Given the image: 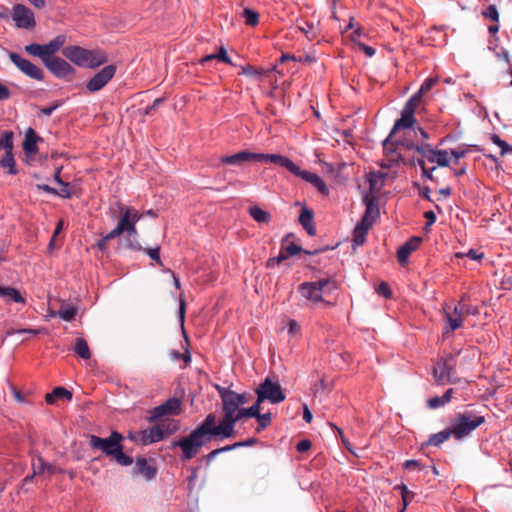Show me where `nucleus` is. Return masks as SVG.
<instances>
[{
  "mask_svg": "<svg viewBox=\"0 0 512 512\" xmlns=\"http://www.w3.org/2000/svg\"><path fill=\"white\" fill-rule=\"evenodd\" d=\"M464 298H465V296H463L460 301V312H463L464 316L477 315L479 313L478 307L466 304L464 302Z\"/></svg>",
  "mask_w": 512,
  "mask_h": 512,
  "instance_id": "obj_43",
  "label": "nucleus"
},
{
  "mask_svg": "<svg viewBox=\"0 0 512 512\" xmlns=\"http://www.w3.org/2000/svg\"><path fill=\"white\" fill-rule=\"evenodd\" d=\"M11 62L26 76L42 81L44 79V73L41 68L36 66L31 61L21 57L19 54L11 52L9 54Z\"/></svg>",
  "mask_w": 512,
  "mask_h": 512,
  "instance_id": "obj_12",
  "label": "nucleus"
},
{
  "mask_svg": "<svg viewBox=\"0 0 512 512\" xmlns=\"http://www.w3.org/2000/svg\"><path fill=\"white\" fill-rule=\"evenodd\" d=\"M59 106H60V103L56 101L51 106L41 108L40 113L45 116H50L54 112V110H56Z\"/></svg>",
  "mask_w": 512,
  "mask_h": 512,
  "instance_id": "obj_60",
  "label": "nucleus"
},
{
  "mask_svg": "<svg viewBox=\"0 0 512 512\" xmlns=\"http://www.w3.org/2000/svg\"><path fill=\"white\" fill-rule=\"evenodd\" d=\"M456 357L448 354L446 357L436 363L433 368V377L440 385L445 383H455L454 373L456 367Z\"/></svg>",
  "mask_w": 512,
  "mask_h": 512,
  "instance_id": "obj_9",
  "label": "nucleus"
},
{
  "mask_svg": "<svg viewBox=\"0 0 512 512\" xmlns=\"http://www.w3.org/2000/svg\"><path fill=\"white\" fill-rule=\"evenodd\" d=\"M421 144H415L413 141L411 140H408V139H404L400 142H396V144L394 145V147H399V146H402L403 148L407 149V150H415L417 152V147H419Z\"/></svg>",
  "mask_w": 512,
  "mask_h": 512,
  "instance_id": "obj_52",
  "label": "nucleus"
},
{
  "mask_svg": "<svg viewBox=\"0 0 512 512\" xmlns=\"http://www.w3.org/2000/svg\"><path fill=\"white\" fill-rule=\"evenodd\" d=\"M373 223L371 220H369L367 217H362L361 221L356 225V227H361L362 229H365L366 232L369 231V229L373 226Z\"/></svg>",
  "mask_w": 512,
  "mask_h": 512,
  "instance_id": "obj_61",
  "label": "nucleus"
},
{
  "mask_svg": "<svg viewBox=\"0 0 512 512\" xmlns=\"http://www.w3.org/2000/svg\"><path fill=\"white\" fill-rule=\"evenodd\" d=\"M140 213L127 206H121L120 208V219L118 221L117 227L123 233H127V245L129 248L133 250H142L141 245L136 241V237L138 235L136 229V223L140 220Z\"/></svg>",
  "mask_w": 512,
  "mask_h": 512,
  "instance_id": "obj_5",
  "label": "nucleus"
},
{
  "mask_svg": "<svg viewBox=\"0 0 512 512\" xmlns=\"http://www.w3.org/2000/svg\"><path fill=\"white\" fill-rule=\"evenodd\" d=\"M62 54L77 66L91 69L108 61L106 52L101 49L89 50L80 46H67L63 48Z\"/></svg>",
  "mask_w": 512,
  "mask_h": 512,
  "instance_id": "obj_4",
  "label": "nucleus"
},
{
  "mask_svg": "<svg viewBox=\"0 0 512 512\" xmlns=\"http://www.w3.org/2000/svg\"><path fill=\"white\" fill-rule=\"evenodd\" d=\"M300 178L311 183L321 194L327 195L329 193L327 185L317 174L303 170Z\"/></svg>",
  "mask_w": 512,
  "mask_h": 512,
  "instance_id": "obj_23",
  "label": "nucleus"
},
{
  "mask_svg": "<svg viewBox=\"0 0 512 512\" xmlns=\"http://www.w3.org/2000/svg\"><path fill=\"white\" fill-rule=\"evenodd\" d=\"M257 422H258V428L257 430L260 431L266 427H268L271 423V413H264V414H259V416L257 417Z\"/></svg>",
  "mask_w": 512,
  "mask_h": 512,
  "instance_id": "obj_46",
  "label": "nucleus"
},
{
  "mask_svg": "<svg viewBox=\"0 0 512 512\" xmlns=\"http://www.w3.org/2000/svg\"><path fill=\"white\" fill-rule=\"evenodd\" d=\"M0 166L8 168V173L11 175H15L17 173L13 150L5 151L4 156L0 159Z\"/></svg>",
  "mask_w": 512,
  "mask_h": 512,
  "instance_id": "obj_31",
  "label": "nucleus"
},
{
  "mask_svg": "<svg viewBox=\"0 0 512 512\" xmlns=\"http://www.w3.org/2000/svg\"><path fill=\"white\" fill-rule=\"evenodd\" d=\"M337 288L336 282L323 279L317 282H304L298 287L299 293L307 300L318 303L323 302L322 295Z\"/></svg>",
  "mask_w": 512,
  "mask_h": 512,
  "instance_id": "obj_6",
  "label": "nucleus"
},
{
  "mask_svg": "<svg viewBox=\"0 0 512 512\" xmlns=\"http://www.w3.org/2000/svg\"><path fill=\"white\" fill-rule=\"evenodd\" d=\"M466 256L472 260H480L483 258L484 254L483 253H480L478 252L477 250H474V249H470Z\"/></svg>",
  "mask_w": 512,
  "mask_h": 512,
  "instance_id": "obj_63",
  "label": "nucleus"
},
{
  "mask_svg": "<svg viewBox=\"0 0 512 512\" xmlns=\"http://www.w3.org/2000/svg\"><path fill=\"white\" fill-rule=\"evenodd\" d=\"M376 291L379 295H382L385 298H390L392 296L391 289L389 285L386 282H381L378 287L376 288Z\"/></svg>",
  "mask_w": 512,
  "mask_h": 512,
  "instance_id": "obj_51",
  "label": "nucleus"
},
{
  "mask_svg": "<svg viewBox=\"0 0 512 512\" xmlns=\"http://www.w3.org/2000/svg\"><path fill=\"white\" fill-rule=\"evenodd\" d=\"M0 296L7 301L11 300L16 303H25V299L22 297L20 292L10 286H0Z\"/></svg>",
  "mask_w": 512,
  "mask_h": 512,
  "instance_id": "obj_27",
  "label": "nucleus"
},
{
  "mask_svg": "<svg viewBox=\"0 0 512 512\" xmlns=\"http://www.w3.org/2000/svg\"><path fill=\"white\" fill-rule=\"evenodd\" d=\"M383 149H384V158L381 161V168L383 169H391L392 167L398 165L400 162L405 163V159L401 155V153L397 150V147H394V143L390 138H386L383 141Z\"/></svg>",
  "mask_w": 512,
  "mask_h": 512,
  "instance_id": "obj_13",
  "label": "nucleus"
},
{
  "mask_svg": "<svg viewBox=\"0 0 512 512\" xmlns=\"http://www.w3.org/2000/svg\"><path fill=\"white\" fill-rule=\"evenodd\" d=\"M243 17L245 18V23L248 26H255L258 24L259 21V14L251 9H244L243 10Z\"/></svg>",
  "mask_w": 512,
  "mask_h": 512,
  "instance_id": "obj_40",
  "label": "nucleus"
},
{
  "mask_svg": "<svg viewBox=\"0 0 512 512\" xmlns=\"http://www.w3.org/2000/svg\"><path fill=\"white\" fill-rule=\"evenodd\" d=\"M107 456L115 459L119 464L127 466L130 465L133 460L130 456L126 455L123 450H102Z\"/></svg>",
  "mask_w": 512,
  "mask_h": 512,
  "instance_id": "obj_33",
  "label": "nucleus"
},
{
  "mask_svg": "<svg viewBox=\"0 0 512 512\" xmlns=\"http://www.w3.org/2000/svg\"><path fill=\"white\" fill-rule=\"evenodd\" d=\"M43 139L38 136L36 131L29 127L25 132V138L22 144L23 150L27 155H35L38 153L37 143L42 142Z\"/></svg>",
  "mask_w": 512,
  "mask_h": 512,
  "instance_id": "obj_21",
  "label": "nucleus"
},
{
  "mask_svg": "<svg viewBox=\"0 0 512 512\" xmlns=\"http://www.w3.org/2000/svg\"><path fill=\"white\" fill-rule=\"evenodd\" d=\"M415 122V117L413 111H411L410 108H403L401 117L396 120L390 134L387 138H390L392 140L393 135L400 129H406L413 126Z\"/></svg>",
  "mask_w": 512,
  "mask_h": 512,
  "instance_id": "obj_22",
  "label": "nucleus"
},
{
  "mask_svg": "<svg viewBox=\"0 0 512 512\" xmlns=\"http://www.w3.org/2000/svg\"><path fill=\"white\" fill-rule=\"evenodd\" d=\"M248 214L258 224H269L272 219L271 214L258 205L250 206L248 208Z\"/></svg>",
  "mask_w": 512,
  "mask_h": 512,
  "instance_id": "obj_25",
  "label": "nucleus"
},
{
  "mask_svg": "<svg viewBox=\"0 0 512 512\" xmlns=\"http://www.w3.org/2000/svg\"><path fill=\"white\" fill-rule=\"evenodd\" d=\"M297 28L303 32L306 37L310 40H313L317 37V31L315 26L312 23H308L306 21H301L297 24Z\"/></svg>",
  "mask_w": 512,
  "mask_h": 512,
  "instance_id": "obj_35",
  "label": "nucleus"
},
{
  "mask_svg": "<svg viewBox=\"0 0 512 512\" xmlns=\"http://www.w3.org/2000/svg\"><path fill=\"white\" fill-rule=\"evenodd\" d=\"M240 421L238 417L228 413V400L226 401V438L232 435L234 423Z\"/></svg>",
  "mask_w": 512,
  "mask_h": 512,
  "instance_id": "obj_41",
  "label": "nucleus"
},
{
  "mask_svg": "<svg viewBox=\"0 0 512 512\" xmlns=\"http://www.w3.org/2000/svg\"><path fill=\"white\" fill-rule=\"evenodd\" d=\"M228 399V413L238 417L237 412H240L239 406L245 404L247 399L246 393H236L229 387H226V400Z\"/></svg>",
  "mask_w": 512,
  "mask_h": 512,
  "instance_id": "obj_19",
  "label": "nucleus"
},
{
  "mask_svg": "<svg viewBox=\"0 0 512 512\" xmlns=\"http://www.w3.org/2000/svg\"><path fill=\"white\" fill-rule=\"evenodd\" d=\"M217 59L220 62H224V46H220L218 48V52L216 54H209L201 59V63L205 64L211 60Z\"/></svg>",
  "mask_w": 512,
  "mask_h": 512,
  "instance_id": "obj_44",
  "label": "nucleus"
},
{
  "mask_svg": "<svg viewBox=\"0 0 512 512\" xmlns=\"http://www.w3.org/2000/svg\"><path fill=\"white\" fill-rule=\"evenodd\" d=\"M261 403L262 402H258L257 399L256 402L251 407L247 409H241L240 412H237L239 420L245 422L249 418L257 419V417L260 414Z\"/></svg>",
  "mask_w": 512,
  "mask_h": 512,
  "instance_id": "obj_28",
  "label": "nucleus"
},
{
  "mask_svg": "<svg viewBox=\"0 0 512 512\" xmlns=\"http://www.w3.org/2000/svg\"><path fill=\"white\" fill-rule=\"evenodd\" d=\"M32 465L34 469V474L42 473L45 470H47L51 474L55 472V467L51 464L44 463V461L40 457H38L36 460H33Z\"/></svg>",
  "mask_w": 512,
  "mask_h": 512,
  "instance_id": "obj_36",
  "label": "nucleus"
},
{
  "mask_svg": "<svg viewBox=\"0 0 512 512\" xmlns=\"http://www.w3.org/2000/svg\"><path fill=\"white\" fill-rule=\"evenodd\" d=\"M438 151L436 149H433L430 144L428 143H421L419 147H417V152L422 156L425 157L429 162L436 163V157L438 156Z\"/></svg>",
  "mask_w": 512,
  "mask_h": 512,
  "instance_id": "obj_30",
  "label": "nucleus"
},
{
  "mask_svg": "<svg viewBox=\"0 0 512 512\" xmlns=\"http://www.w3.org/2000/svg\"><path fill=\"white\" fill-rule=\"evenodd\" d=\"M330 426L334 436L336 438L339 437L341 439V443L344 446V448H352L354 444L350 441L349 436L343 430L336 427L335 425L330 424Z\"/></svg>",
  "mask_w": 512,
  "mask_h": 512,
  "instance_id": "obj_37",
  "label": "nucleus"
},
{
  "mask_svg": "<svg viewBox=\"0 0 512 512\" xmlns=\"http://www.w3.org/2000/svg\"><path fill=\"white\" fill-rule=\"evenodd\" d=\"M368 232L365 231V229H362L361 227H355L353 231V245L354 246H362L366 241V236Z\"/></svg>",
  "mask_w": 512,
  "mask_h": 512,
  "instance_id": "obj_39",
  "label": "nucleus"
},
{
  "mask_svg": "<svg viewBox=\"0 0 512 512\" xmlns=\"http://www.w3.org/2000/svg\"><path fill=\"white\" fill-rule=\"evenodd\" d=\"M436 163L441 167L449 166L448 151H446V150L438 151V156L436 157Z\"/></svg>",
  "mask_w": 512,
  "mask_h": 512,
  "instance_id": "obj_50",
  "label": "nucleus"
},
{
  "mask_svg": "<svg viewBox=\"0 0 512 512\" xmlns=\"http://www.w3.org/2000/svg\"><path fill=\"white\" fill-rule=\"evenodd\" d=\"M483 15L484 17L496 22L499 20L498 10L494 5L488 6L487 9L483 12Z\"/></svg>",
  "mask_w": 512,
  "mask_h": 512,
  "instance_id": "obj_48",
  "label": "nucleus"
},
{
  "mask_svg": "<svg viewBox=\"0 0 512 512\" xmlns=\"http://www.w3.org/2000/svg\"><path fill=\"white\" fill-rule=\"evenodd\" d=\"M468 153L467 147H458L456 149H450V154L456 159L459 160L466 156Z\"/></svg>",
  "mask_w": 512,
  "mask_h": 512,
  "instance_id": "obj_54",
  "label": "nucleus"
},
{
  "mask_svg": "<svg viewBox=\"0 0 512 512\" xmlns=\"http://www.w3.org/2000/svg\"><path fill=\"white\" fill-rule=\"evenodd\" d=\"M117 67L114 64L104 66L87 83L86 89L90 93H95L103 89L107 83L115 76Z\"/></svg>",
  "mask_w": 512,
  "mask_h": 512,
  "instance_id": "obj_11",
  "label": "nucleus"
},
{
  "mask_svg": "<svg viewBox=\"0 0 512 512\" xmlns=\"http://www.w3.org/2000/svg\"><path fill=\"white\" fill-rule=\"evenodd\" d=\"M258 402L269 401L272 404H277L285 400V394L281 389L278 381H273L266 378L256 389Z\"/></svg>",
  "mask_w": 512,
  "mask_h": 512,
  "instance_id": "obj_8",
  "label": "nucleus"
},
{
  "mask_svg": "<svg viewBox=\"0 0 512 512\" xmlns=\"http://www.w3.org/2000/svg\"><path fill=\"white\" fill-rule=\"evenodd\" d=\"M445 319L448 322V330L454 331L459 329L463 324V319L460 316H454L445 310Z\"/></svg>",
  "mask_w": 512,
  "mask_h": 512,
  "instance_id": "obj_38",
  "label": "nucleus"
},
{
  "mask_svg": "<svg viewBox=\"0 0 512 512\" xmlns=\"http://www.w3.org/2000/svg\"><path fill=\"white\" fill-rule=\"evenodd\" d=\"M486 422V418L475 410L458 412L450 420L449 426L437 434L430 436L429 445L439 446L449 438L464 439Z\"/></svg>",
  "mask_w": 512,
  "mask_h": 512,
  "instance_id": "obj_2",
  "label": "nucleus"
},
{
  "mask_svg": "<svg viewBox=\"0 0 512 512\" xmlns=\"http://www.w3.org/2000/svg\"><path fill=\"white\" fill-rule=\"evenodd\" d=\"M159 250H160L159 247H155V248H148L145 251L147 252V254L149 255V257L151 259L155 260L160 266H162V261L160 259Z\"/></svg>",
  "mask_w": 512,
  "mask_h": 512,
  "instance_id": "obj_56",
  "label": "nucleus"
},
{
  "mask_svg": "<svg viewBox=\"0 0 512 512\" xmlns=\"http://www.w3.org/2000/svg\"><path fill=\"white\" fill-rule=\"evenodd\" d=\"M422 242V238L418 236L411 237L397 251V259L400 264H405L410 254L417 250Z\"/></svg>",
  "mask_w": 512,
  "mask_h": 512,
  "instance_id": "obj_20",
  "label": "nucleus"
},
{
  "mask_svg": "<svg viewBox=\"0 0 512 512\" xmlns=\"http://www.w3.org/2000/svg\"><path fill=\"white\" fill-rule=\"evenodd\" d=\"M180 412L181 400L175 397L169 398L163 404L154 407L150 411L148 420L150 423L156 422L154 425L143 431L130 433L128 437L133 440L136 445L142 446L161 441L178 429L176 421L162 418L178 415Z\"/></svg>",
  "mask_w": 512,
  "mask_h": 512,
  "instance_id": "obj_1",
  "label": "nucleus"
},
{
  "mask_svg": "<svg viewBox=\"0 0 512 512\" xmlns=\"http://www.w3.org/2000/svg\"><path fill=\"white\" fill-rule=\"evenodd\" d=\"M11 17L18 28L30 30L36 26L34 12L23 4L12 7Z\"/></svg>",
  "mask_w": 512,
  "mask_h": 512,
  "instance_id": "obj_10",
  "label": "nucleus"
},
{
  "mask_svg": "<svg viewBox=\"0 0 512 512\" xmlns=\"http://www.w3.org/2000/svg\"><path fill=\"white\" fill-rule=\"evenodd\" d=\"M65 43L66 37L64 35H58L47 44H28L24 47V50L29 55L39 57L42 62H45L47 59L54 58V54L58 52Z\"/></svg>",
  "mask_w": 512,
  "mask_h": 512,
  "instance_id": "obj_7",
  "label": "nucleus"
},
{
  "mask_svg": "<svg viewBox=\"0 0 512 512\" xmlns=\"http://www.w3.org/2000/svg\"><path fill=\"white\" fill-rule=\"evenodd\" d=\"M264 153H254L249 151H240L230 156H226V165H242L245 162H264Z\"/></svg>",
  "mask_w": 512,
  "mask_h": 512,
  "instance_id": "obj_16",
  "label": "nucleus"
},
{
  "mask_svg": "<svg viewBox=\"0 0 512 512\" xmlns=\"http://www.w3.org/2000/svg\"><path fill=\"white\" fill-rule=\"evenodd\" d=\"M424 217L427 219V223H426V225H427V226H431V225H432V224H434V223H435V221H436V215H435V213H434L433 211H431V210H430V211H426V212L424 213Z\"/></svg>",
  "mask_w": 512,
  "mask_h": 512,
  "instance_id": "obj_64",
  "label": "nucleus"
},
{
  "mask_svg": "<svg viewBox=\"0 0 512 512\" xmlns=\"http://www.w3.org/2000/svg\"><path fill=\"white\" fill-rule=\"evenodd\" d=\"M218 438H224V417L217 419L211 413L188 436L174 442L172 448H201Z\"/></svg>",
  "mask_w": 512,
  "mask_h": 512,
  "instance_id": "obj_3",
  "label": "nucleus"
},
{
  "mask_svg": "<svg viewBox=\"0 0 512 512\" xmlns=\"http://www.w3.org/2000/svg\"><path fill=\"white\" fill-rule=\"evenodd\" d=\"M123 234V232L118 228L117 226L111 230L108 234L105 235V240H112L114 238L120 237Z\"/></svg>",
  "mask_w": 512,
  "mask_h": 512,
  "instance_id": "obj_62",
  "label": "nucleus"
},
{
  "mask_svg": "<svg viewBox=\"0 0 512 512\" xmlns=\"http://www.w3.org/2000/svg\"><path fill=\"white\" fill-rule=\"evenodd\" d=\"M254 442H255L254 438H249L246 441L234 442L232 444H226V449H229V448H240V447L245 446V445H252V444H254Z\"/></svg>",
  "mask_w": 512,
  "mask_h": 512,
  "instance_id": "obj_58",
  "label": "nucleus"
},
{
  "mask_svg": "<svg viewBox=\"0 0 512 512\" xmlns=\"http://www.w3.org/2000/svg\"><path fill=\"white\" fill-rule=\"evenodd\" d=\"M75 353L82 359L87 360L91 357V352L88 343L83 338H77L74 345Z\"/></svg>",
  "mask_w": 512,
  "mask_h": 512,
  "instance_id": "obj_29",
  "label": "nucleus"
},
{
  "mask_svg": "<svg viewBox=\"0 0 512 512\" xmlns=\"http://www.w3.org/2000/svg\"><path fill=\"white\" fill-rule=\"evenodd\" d=\"M122 439L123 436L119 432L113 431L107 438H100L94 435L90 436L89 445L92 448H123L121 445Z\"/></svg>",
  "mask_w": 512,
  "mask_h": 512,
  "instance_id": "obj_15",
  "label": "nucleus"
},
{
  "mask_svg": "<svg viewBox=\"0 0 512 512\" xmlns=\"http://www.w3.org/2000/svg\"><path fill=\"white\" fill-rule=\"evenodd\" d=\"M14 133L11 130H5L0 133V151L13 150Z\"/></svg>",
  "mask_w": 512,
  "mask_h": 512,
  "instance_id": "obj_34",
  "label": "nucleus"
},
{
  "mask_svg": "<svg viewBox=\"0 0 512 512\" xmlns=\"http://www.w3.org/2000/svg\"><path fill=\"white\" fill-rule=\"evenodd\" d=\"M53 396H55L56 399L65 398L67 400L72 399V393L67 390L65 387H56L52 390Z\"/></svg>",
  "mask_w": 512,
  "mask_h": 512,
  "instance_id": "obj_45",
  "label": "nucleus"
},
{
  "mask_svg": "<svg viewBox=\"0 0 512 512\" xmlns=\"http://www.w3.org/2000/svg\"><path fill=\"white\" fill-rule=\"evenodd\" d=\"M437 82V79L435 78H428L426 79L423 84L421 85L420 89L418 90V92L422 95L426 94L427 92H429L433 86L436 84Z\"/></svg>",
  "mask_w": 512,
  "mask_h": 512,
  "instance_id": "obj_49",
  "label": "nucleus"
},
{
  "mask_svg": "<svg viewBox=\"0 0 512 512\" xmlns=\"http://www.w3.org/2000/svg\"><path fill=\"white\" fill-rule=\"evenodd\" d=\"M446 404H447V402L444 401L442 396H434L427 400V406L430 409H438L440 407H443Z\"/></svg>",
  "mask_w": 512,
  "mask_h": 512,
  "instance_id": "obj_47",
  "label": "nucleus"
},
{
  "mask_svg": "<svg viewBox=\"0 0 512 512\" xmlns=\"http://www.w3.org/2000/svg\"><path fill=\"white\" fill-rule=\"evenodd\" d=\"M43 64L57 78H69L75 72L74 68L67 61L59 57L47 59Z\"/></svg>",
  "mask_w": 512,
  "mask_h": 512,
  "instance_id": "obj_14",
  "label": "nucleus"
},
{
  "mask_svg": "<svg viewBox=\"0 0 512 512\" xmlns=\"http://www.w3.org/2000/svg\"><path fill=\"white\" fill-rule=\"evenodd\" d=\"M384 175L380 172L378 173H372L371 174V177L369 179V184H370V190L373 191L376 189V186H377V183H378V179H381L383 178Z\"/></svg>",
  "mask_w": 512,
  "mask_h": 512,
  "instance_id": "obj_57",
  "label": "nucleus"
},
{
  "mask_svg": "<svg viewBox=\"0 0 512 512\" xmlns=\"http://www.w3.org/2000/svg\"><path fill=\"white\" fill-rule=\"evenodd\" d=\"M264 162H271L281 167L286 168L293 175L300 177L303 170L299 168L292 160L288 157L278 155V154H265Z\"/></svg>",
  "mask_w": 512,
  "mask_h": 512,
  "instance_id": "obj_17",
  "label": "nucleus"
},
{
  "mask_svg": "<svg viewBox=\"0 0 512 512\" xmlns=\"http://www.w3.org/2000/svg\"><path fill=\"white\" fill-rule=\"evenodd\" d=\"M134 471L136 474L141 475L146 481H150L156 476L157 467L153 459L138 458Z\"/></svg>",
  "mask_w": 512,
  "mask_h": 512,
  "instance_id": "obj_18",
  "label": "nucleus"
},
{
  "mask_svg": "<svg viewBox=\"0 0 512 512\" xmlns=\"http://www.w3.org/2000/svg\"><path fill=\"white\" fill-rule=\"evenodd\" d=\"M284 250L287 253L288 257L289 256L297 255L300 252H302V248L299 245L295 244V243H290L289 245H287L284 248Z\"/></svg>",
  "mask_w": 512,
  "mask_h": 512,
  "instance_id": "obj_55",
  "label": "nucleus"
},
{
  "mask_svg": "<svg viewBox=\"0 0 512 512\" xmlns=\"http://www.w3.org/2000/svg\"><path fill=\"white\" fill-rule=\"evenodd\" d=\"M62 188L60 189V191H57V195L62 197V198H71L72 194L68 188L69 184L68 183H63L61 184Z\"/></svg>",
  "mask_w": 512,
  "mask_h": 512,
  "instance_id": "obj_59",
  "label": "nucleus"
},
{
  "mask_svg": "<svg viewBox=\"0 0 512 512\" xmlns=\"http://www.w3.org/2000/svg\"><path fill=\"white\" fill-rule=\"evenodd\" d=\"M417 164L421 167V170H422V176L429 179V180H433L434 177H433V174H432V171L435 170V167H433L431 169V171H429L426 166H425V162L423 159H418L417 160Z\"/></svg>",
  "mask_w": 512,
  "mask_h": 512,
  "instance_id": "obj_53",
  "label": "nucleus"
},
{
  "mask_svg": "<svg viewBox=\"0 0 512 512\" xmlns=\"http://www.w3.org/2000/svg\"><path fill=\"white\" fill-rule=\"evenodd\" d=\"M422 94L419 92H416L412 97L406 102L404 108H410L413 113H415V110L420 105L422 100Z\"/></svg>",
  "mask_w": 512,
  "mask_h": 512,
  "instance_id": "obj_42",
  "label": "nucleus"
},
{
  "mask_svg": "<svg viewBox=\"0 0 512 512\" xmlns=\"http://www.w3.org/2000/svg\"><path fill=\"white\" fill-rule=\"evenodd\" d=\"M363 202L365 204V213L363 216L374 222L375 219L379 216V208L375 204L374 197L366 194L363 197Z\"/></svg>",
  "mask_w": 512,
  "mask_h": 512,
  "instance_id": "obj_26",
  "label": "nucleus"
},
{
  "mask_svg": "<svg viewBox=\"0 0 512 512\" xmlns=\"http://www.w3.org/2000/svg\"><path fill=\"white\" fill-rule=\"evenodd\" d=\"M313 217L314 214L312 210L308 209L307 207L302 208L299 215V222L310 236H314L316 233Z\"/></svg>",
  "mask_w": 512,
  "mask_h": 512,
  "instance_id": "obj_24",
  "label": "nucleus"
},
{
  "mask_svg": "<svg viewBox=\"0 0 512 512\" xmlns=\"http://www.w3.org/2000/svg\"><path fill=\"white\" fill-rule=\"evenodd\" d=\"M57 315L64 321L70 322L74 320L77 315V308L75 306L63 303L57 311Z\"/></svg>",
  "mask_w": 512,
  "mask_h": 512,
  "instance_id": "obj_32",
  "label": "nucleus"
}]
</instances>
